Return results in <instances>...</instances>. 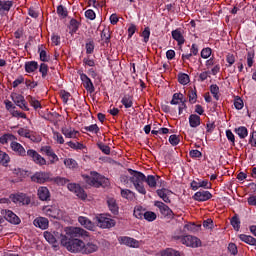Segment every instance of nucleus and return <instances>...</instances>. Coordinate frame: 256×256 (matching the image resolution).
I'll return each mask as SVG.
<instances>
[{"label": "nucleus", "instance_id": "nucleus-1", "mask_svg": "<svg viewBox=\"0 0 256 256\" xmlns=\"http://www.w3.org/2000/svg\"><path fill=\"white\" fill-rule=\"evenodd\" d=\"M89 237V232L83 228L70 227L66 230V236L62 237V246L70 253H82L85 242L81 238Z\"/></svg>", "mask_w": 256, "mask_h": 256}, {"label": "nucleus", "instance_id": "nucleus-2", "mask_svg": "<svg viewBox=\"0 0 256 256\" xmlns=\"http://www.w3.org/2000/svg\"><path fill=\"white\" fill-rule=\"evenodd\" d=\"M128 173L131 175V177L129 178L130 183L134 185L136 191H138V193H140L141 195H147V190L145 189V185L143 184L145 183V174L131 168L128 169Z\"/></svg>", "mask_w": 256, "mask_h": 256}, {"label": "nucleus", "instance_id": "nucleus-3", "mask_svg": "<svg viewBox=\"0 0 256 256\" xmlns=\"http://www.w3.org/2000/svg\"><path fill=\"white\" fill-rule=\"evenodd\" d=\"M83 179L87 185H90L91 187H109L111 184L109 182V178H106L105 176L97 173L96 171L91 172V176L89 175H83Z\"/></svg>", "mask_w": 256, "mask_h": 256}, {"label": "nucleus", "instance_id": "nucleus-4", "mask_svg": "<svg viewBox=\"0 0 256 256\" xmlns=\"http://www.w3.org/2000/svg\"><path fill=\"white\" fill-rule=\"evenodd\" d=\"M177 239L182 243V245H186V247H192V249H196L201 245V240L195 236H179Z\"/></svg>", "mask_w": 256, "mask_h": 256}, {"label": "nucleus", "instance_id": "nucleus-5", "mask_svg": "<svg viewBox=\"0 0 256 256\" xmlns=\"http://www.w3.org/2000/svg\"><path fill=\"white\" fill-rule=\"evenodd\" d=\"M95 219L97 226L101 229H111V227H115V220L105 216V214H99Z\"/></svg>", "mask_w": 256, "mask_h": 256}, {"label": "nucleus", "instance_id": "nucleus-6", "mask_svg": "<svg viewBox=\"0 0 256 256\" xmlns=\"http://www.w3.org/2000/svg\"><path fill=\"white\" fill-rule=\"evenodd\" d=\"M26 157L31 159L33 163H35L36 165H39L40 167H43V165H47V160H45L43 156H41V154H39L34 149H28L26 151Z\"/></svg>", "mask_w": 256, "mask_h": 256}, {"label": "nucleus", "instance_id": "nucleus-7", "mask_svg": "<svg viewBox=\"0 0 256 256\" xmlns=\"http://www.w3.org/2000/svg\"><path fill=\"white\" fill-rule=\"evenodd\" d=\"M63 237H66V235H63L59 232H44V238L48 243H50V245H55V243H58V241H60V243L62 244Z\"/></svg>", "mask_w": 256, "mask_h": 256}, {"label": "nucleus", "instance_id": "nucleus-8", "mask_svg": "<svg viewBox=\"0 0 256 256\" xmlns=\"http://www.w3.org/2000/svg\"><path fill=\"white\" fill-rule=\"evenodd\" d=\"M67 187L72 193H75L76 197L82 199V201L87 199V193H85V190L81 187V185L76 183H69Z\"/></svg>", "mask_w": 256, "mask_h": 256}, {"label": "nucleus", "instance_id": "nucleus-9", "mask_svg": "<svg viewBox=\"0 0 256 256\" xmlns=\"http://www.w3.org/2000/svg\"><path fill=\"white\" fill-rule=\"evenodd\" d=\"M11 98H12V101H14L15 105H17V107L22 109V111H29V106L27 105L25 96L14 93L11 95Z\"/></svg>", "mask_w": 256, "mask_h": 256}, {"label": "nucleus", "instance_id": "nucleus-10", "mask_svg": "<svg viewBox=\"0 0 256 256\" xmlns=\"http://www.w3.org/2000/svg\"><path fill=\"white\" fill-rule=\"evenodd\" d=\"M120 245H126V247H132L133 249H139V240H136L129 236H120L118 238Z\"/></svg>", "mask_w": 256, "mask_h": 256}, {"label": "nucleus", "instance_id": "nucleus-11", "mask_svg": "<svg viewBox=\"0 0 256 256\" xmlns=\"http://www.w3.org/2000/svg\"><path fill=\"white\" fill-rule=\"evenodd\" d=\"M31 181L34 183H39L43 185V183H47V181H51L50 174L47 172H36L33 176H31Z\"/></svg>", "mask_w": 256, "mask_h": 256}, {"label": "nucleus", "instance_id": "nucleus-12", "mask_svg": "<svg viewBox=\"0 0 256 256\" xmlns=\"http://www.w3.org/2000/svg\"><path fill=\"white\" fill-rule=\"evenodd\" d=\"M80 79L82 81L83 87L88 91V93H95V85H93V81L91 78L87 76L85 73H80Z\"/></svg>", "mask_w": 256, "mask_h": 256}, {"label": "nucleus", "instance_id": "nucleus-13", "mask_svg": "<svg viewBox=\"0 0 256 256\" xmlns=\"http://www.w3.org/2000/svg\"><path fill=\"white\" fill-rule=\"evenodd\" d=\"M212 197H213V194H211V192L207 190H200L192 196L194 201H198L199 203L209 201V199H211Z\"/></svg>", "mask_w": 256, "mask_h": 256}, {"label": "nucleus", "instance_id": "nucleus-14", "mask_svg": "<svg viewBox=\"0 0 256 256\" xmlns=\"http://www.w3.org/2000/svg\"><path fill=\"white\" fill-rule=\"evenodd\" d=\"M41 153H45L47 157L50 158V164L54 165V163H57L59 161V157L57 154H55V151H53V148L51 146H42L40 149Z\"/></svg>", "mask_w": 256, "mask_h": 256}, {"label": "nucleus", "instance_id": "nucleus-15", "mask_svg": "<svg viewBox=\"0 0 256 256\" xmlns=\"http://www.w3.org/2000/svg\"><path fill=\"white\" fill-rule=\"evenodd\" d=\"M10 149L14 151L18 157H27V151L25 150V147H23V145L17 141H12L10 143Z\"/></svg>", "mask_w": 256, "mask_h": 256}, {"label": "nucleus", "instance_id": "nucleus-16", "mask_svg": "<svg viewBox=\"0 0 256 256\" xmlns=\"http://www.w3.org/2000/svg\"><path fill=\"white\" fill-rule=\"evenodd\" d=\"M2 215H4L6 221L12 223L13 225H19V223H21V219L19 218V216H17V214H14L11 210H3Z\"/></svg>", "mask_w": 256, "mask_h": 256}, {"label": "nucleus", "instance_id": "nucleus-17", "mask_svg": "<svg viewBox=\"0 0 256 256\" xmlns=\"http://www.w3.org/2000/svg\"><path fill=\"white\" fill-rule=\"evenodd\" d=\"M154 205L159 209L161 215L164 217H173V210H171V208H169L165 203L156 201Z\"/></svg>", "mask_w": 256, "mask_h": 256}, {"label": "nucleus", "instance_id": "nucleus-18", "mask_svg": "<svg viewBox=\"0 0 256 256\" xmlns=\"http://www.w3.org/2000/svg\"><path fill=\"white\" fill-rule=\"evenodd\" d=\"M13 203H22V205H29L31 198L25 193H18L11 196Z\"/></svg>", "mask_w": 256, "mask_h": 256}, {"label": "nucleus", "instance_id": "nucleus-19", "mask_svg": "<svg viewBox=\"0 0 256 256\" xmlns=\"http://www.w3.org/2000/svg\"><path fill=\"white\" fill-rule=\"evenodd\" d=\"M99 251V246L96 242L90 241L87 243H84V250L82 252V255H91V253H97Z\"/></svg>", "mask_w": 256, "mask_h": 256}, {"label": "nucleus", "instance_id": "nucleus-20", "mask_svg": "<svg viewBox=\"0 0 256 256\" xmlns=\"http://www.w3.org/2000/svg\"><path fill=\"white\" fill-rule=\"evenodd\" d=\"M37 195L40 201H51V192H49V188L45 186L38 188Z\"/></svg>", "mask_w": 256, "mask_h": 256}, {"label": "nucleus", "instance_id": "nucleus-21", "mask_svg": "<svg viewBox=\"0 0 256 256\" xmlns=\"http://www.w3.org/2000/svg\"><path fill=\"white\" fill-rule=\"evenodd\" d=\"M190 185L192 191H197L198 189H201V187L202 189H211V183H209V180H202L199 182L193 180Z\"/></svg>", "mask_w": 256, "mask_h": 256}, {"label": "nucleus", "instance_id": "nucleus-22", "mask_svg": "<svg viewBox=\"0 0 256 256\" xmlns=\"http://www.w3.org/2000/svg\"><path fill=\"white\" fill-rule=\"evenodd\" d=\"M107 205L109 208V211L113 215H119V204H117V200L113 197H108L107 198Z\"/></svg>", "mask_w": 256, "mask_h": 256}, {"label": "nucleus", "instance_id": "nucleus-23", "mask_svg": "<svg viewBox=\"0 0 256 256\" xmlns=\"http://www.w3.org/2000/svg\"><path fill=\"white\" fill-rule=\"evenodd\" d=\"M33 224L35 227H38V229L45 230L49 227V219L45 217H38L34 219Z\"/></svg>", "mask_w": 256, "mask_h": 256}, {"label": "nucleus", "instance_id": "nucleus-24", "mask_svg": "<svg viewBox=\"0 0 256 256\" xmlns=\"http://www.w3.org/2000/svg\"><path fill=\"white\" fill-rule=\"evenodd\" d=\"M61 133L66 137V139H77V135H79V131L67 127H63L61 129Z\"/></svg>", "mask_w": 256, "mask_h": 256}, {"label": "nucleus", "instance_id": "nucleus-25", "mask_svg": "<svg viewBox=\"0 0 256 256\" xmlns=\"http://www.w3.org/2000/svg\"><path fill=\"white\" fill-rule=\"evenodd\" d=\"M78 223H80L82 227H85V229H88V231H93V229H95V224L85 216L78 217Z\"/></svg>", "mask_w": 256, "mask_h": 256}, {"label": "nucleus", "instance_id": "nucleus-26", "mask_svg": "<svg viewBox=\"0 0 256 256\" xmlns=\"http://www.w3.org/2000/svg\"><path fill=\"white\" fill-rule=\"evenodd\" d=\"M172 38L174 41H177L179 47H182L185 45V37H183V33H181V30L176 29L172 31Z\"/></svg>", "mask_w": 256, "mask_h": 256}, {"label": "nucleus", "instance_id": "nucleus-27", "mask_svg": "<svg viewBox=\"0 0 256 256\" xmlns=\"http://www.w3.org/2000/svg\"><path fill=\"white\" fill-rule=\"evenodd\" d=\"M189 125L192 129H197L201 125V116L197 114H191L188 118Z\"/></svg>", "mask_w": 256, "mask_h": 256}, {"label": "nucleus", "instance_id": "nucleus-28", "mask_svg": "<svg viewBox=\"0 0 256 256\" xmlns=\"http://www.w3.org/2000/svg\"><path fill=\"white\" fill-rule=\"evenodd\" d=\"M158 197H160V199H162V201H164V203H171V199L169 198V193H171V191L169 189L166 188H162V189H158L156 191Z\"/></svg>", "mask_w": 256, "mask_h": 256}, {"label": "nucleus", "instance_id": "nucleus-29", "mask_svg": "<svg viewBox=\"0 0 256 256\" xmlns=\"http://www.w3.org/2000/svg\"><path fill=\"white\" fill-rule=\"evenodd\" d=\"M158 179H160L159 176L148 175V176H145L144 182L147 183V185H148V187H150V189H155V187H157Z\"/></svg>", "mask_w": 256, "mask_h": 256}, {"label": "nucleus", "instance_id": "nucleus-30", "mask_svg": "<svg viewBox=\"0 0 256 256\" xmlns=\"http://www.w3.org/2000/svg\"><path fill=\"white\" fill-rule=\"evenodd\" d=\"M24 67L26 73H35V71L39 69V63H37V61H28L25 63Z\"/></svg>", "mask_w": 256, "mask_h": 256}, {"label": "nucleus", "instance_id": "nucleus-31", "mask_svg": "<svg viewBox=\"0 0 256 256\" xmlns=\"http://www.w3.org/2000/svg\"><path fill=\"white\" fill-rule=\"evenodd\" d=\"M101 40L104 41L105 45L111 43V29L104 28L100 34Z\"/></svg>", "mask_w": 256, "mask_h": 256}, {"label": "nucleus", "instance_id": "nucleus-32", "mask_svg": "<svg viewBox=\"0 0 256 256\" xmlns=\"http://www.w3.org/2000/svg\"><path fill=\"white\" fill-rule=\"evenodd\" d=\"M239 239L240 241H243V243H246L247 245H252L256 247V238H254L253 236L240 234Z\"/></svg>", "mask_w": 256, "mask_h": 256}, {"label": "nucleus", "instance_id": "nucleus-33", "mask_svg": "<svg viewBox=\"0 0 256 256\" xmlns=\"http://www.w3.org/2000/svg\"><path fill=\"white\" fill-rule=\"evenodd\" d=\"M121 103L125 109H131V107H133V96L129 94L124 95Z\"/></svg>", "mask_w": 256, "mask_h": 256}, {"label": "nucleus", "instance_id": "nucleus-34", "mask_svg": "<svg viewBox=\"0 0 256 256\" xmlns=\"http://www.w3.org/2000/svg\"><path fill=\"white\" fill-rule=\"evenodd\" d=\"M234 133L241 139H245L249 135V130H247V127L245 126H240L234 129Z\"/></svg>", "mask_w": 256, "mask_h": 256}, {"label": "nucleus", "instance_id": "nucleus-35", "mask_svg": "<svg viewBox=\"0 0 256 256\" xmlns=\"http://www.w3.org/2000/svg\"><path fill=\"white\" fill-rule=\"evenodd\" d=\"M10 162L11 157H9V154L0 150V165H3V167H8Z\"/></svg>", "mask_w": 256, "mask_h": 256}, {"label": "nucleus", "instance_id": "nucleus-36", "mask_svg": "<svg viewBox=\"0 0 256 256\" xmlns=\"http://www.w3.org/2000/svg\"><path fill=\"white\" fill-rule=\"evenodd\" d=\"M27 101L30 103L31 107H33V109H35V111H37V109H41L43 106H41V102L37 99H35V97L28 95L26 97Z\"/></svg>", "mask_w": 256, "mask_h": 256}, {"label": "nucleus", "instance_id": "nucleus-37", "mask_svg": "<svg viewBox=\"0 0 256 256\" xmlns=\"http://www.w3.org/2000/svg\"><path fill=\"white\" fill-rule=\"evenodd\" d=\"M120 195L123 199H127L128 201L135 199V193L129 189H121Z\"/></svg>", "mask_w": 256, "mask_h": 256}, {"label": "nucleus", "instance_id": "nucleus-38", "mask_svg": "<svg viewBox=\"0 0 256 256\" xmlns=\"http://www.w3.org/2000/svg\"><path fill=\"white\" fill-rule=\"evenodd\" d=\"M69 29H70V35H75V33L79 31V21H77V19L75 18H72L70 20Z\"/></svg>", "mask_w": 256, "mask_h": 256}, {"label": "nucleus", "instance_id": "nucleus-39", "mask_svg": "<svg viewBox=\"0 0 256 256\" xmlns=\"http://www.w3.org/2000/svg\"><path fill=\"white\" fill-rule=\"evenodd\" d=\"M56 13L61 19H67L69 15V11H67V8L63 5L57 6Z\"/></svg>", "mask_w": 256, "mask_h": 256}, {"label": "nucleus", "instance_id": "nucleus-40", "mask_svg": "<svg viewBox=\"0 0 256 256\" xmlns=\"http://www.w3.org/2000/svg\"><path fill=\"white\" fill-rule=\"evenodd\" d=\"M161 256H183V253H181L173 248H167L162 251Z\"/></svg>", "mask_w": 256, "mask_h": 256}, {"label": "nucleus", "instance_id": "nucleus-41", "mask_svg": "<svg viewBox=\"0 0 256 256\" xmlns=\"http://www.w3.org/2000/svg\"><path fill=\"white\" fill-rule=\"evenodd\" d=\"M230 223L235 231H239V229H241V220L237 214L231 218Z\"/></svg>", "mask_w": 256, "mask_h": 256}, {"label": "nucleus", "instance_id": "nucleus-42", "mask_svg": "<svg viewBox=\"0 0 256 256\" xmlns=\"http://www.w3.org/2000/svg\"><path fill=\"white\" fill-rule=\"evenodd\" d=\"M11 7H13V1L11 0H7V1H3L0 0V11H11Z\"/></svg>", "mask_w": 256, "mask_h": 256}, {"label": "nucleus", "instance_id": "nucleus-43", "mask_svg": "<svg viewBox=\"0 0 256 256\" xmlns=\"http://www.w3.org/2000/svg\"><path fill=\"white\" fill-rule=\"evenodd\" d=\"M39 73L42 79H47V75H49V65L41 63L39 66Z\"/></svg>", "mask_w": 256, "mask_h": 256}, {"label": "nucleus", "instance_id": "nucleus-44", "mask_svg": "<svg viewBox=\"0 0 256 256\" xmlns=\"http://www.w3.org/2000/svg\"><path fill=\"white\" fill-rule=\"evenodd\" d=\"M86 54L87 55H93L94 51H95V41H93L92 39H90L86 45Z\"/></svg>", "mask_w": 256, "mask_h": 256}, {"label": "nucleus", "instance_id": "nucleus-45", "mask_svg": "<svg viewBox=\"0 0 256 256\" xmlns=\"http://www.w3.org/2000/svg\"><path fill=\"white\" fill-rule=\"evenodd\" d=\"M191 81L189 76L185 73H179L178 74V82L180 85H188V83Z\"/></svg>", "mask_w": 256, "mask_h": 256}, {"label": "nucleus", "instance_id": "nucleus-46", "mask_svg": "<svg viewBox=\"0 0 256 256\" xmlns=\"http://www.w3.org/2000/svg\"><path fill=\"white\" fill-rule=\"evenodd\" d=\"M190 103H197V88H191L188 92Z\"/></svg>", "mask_w": 256, "mask_h": 256}, {"label": "nucleus", "instance_id": "nucleus-47", "mask_svg": "<svg viewBox=\"0 0 256 256\" xmlns=\"http://www.w3.org/2000/svg\"><path fill=\"white\" fill-rule=\"evenodd\" d=\"M247 66L248 67H253V64L255 63V61L253 59H255V51L250 50L247 52Z\"/></svg>", "mask_w": 256, "mask_h": 256}, {"label": "nucleus", "instance_id": "nucleus-48", "mask_svg": "<svg viewBox=\"0 0 256 256\" xmlns=\"http://www.w3.org/2000/svg\"><path fill=\"white\" fill-rule=\"evenodd\" d=\"M183 99L182 93H174L170 105H179L180 101Z\"/></svg>", "mask_w": 256, "mask_h": 256}, {"label": "nucleus", "instance_id": "nucleus-49", "mask_svg": "<svg viewBox=\"0 0 256 256\" xmlns=\"http://www.w3.org/2000/svg\"><path fill=\"white\" fill-rule=\"evenodd\" d=\"M64 165L68 167V169H77V161H75L73 158L65 159Z\"/></svg>", "mask_w": 256, "mask_h": 256}, {"label": "nucleus", "instance_id": "nucleus-50", "mask_svg": "<svg viewBox=\"0 0 256 256\" xmlns=\"http://www.w3.org/2000/svg\"><path fill=\"white\" fill-rule=\"evenodd\" d=\"M38 53L40 55V61H42L43 63H49L51 57L47 55V51L41 50V48H39Z\"/></svg>", "mask_w": 256, "mask_h": 256}, {"label": "nucleus", "instance_id": "nucleus-51", "mask_svg": "<svg viewBox=\"0 0 256 256\" xmlns=\"http://www.w3.org/2000/svg\"><path fill=\"white\" fill-rule=\"evenodd\" d=\"M234 107L237 109V111H241L243 107H245V103H243V99L241 97L236 96L234 99Z\"/></svg>", "mask_w": 256, "mask_h": 256}, {"label": "nucleus", "instance_id": "nucleus-52", "mask_svg": "<svg viewBox=\"0 0 256 256\" xmlns=\"http://www.w3.org/2000/svg\"><path fill=\"white\" fill-rule=\"evenodd\" d=\"M133 215H134V217H136V219H144L145 218V210H143L142 207L135 208Z\"/></svg>", "mask_w": 256, "mask_h": 256}, {"label": "nucleus", "instance_id": "nucleus-53", "mask_svg": "<svg viewBox=\"0 0 256 256\" xmlns=\"http://www.w3.org/2000/svg\"><path fill=\"white\" fill-rule=\"evenodd\" d=\"M210 93H212L214 99H216V101H219V86H217V84H212L210 86Z\"/></svg>", "mask_w": 256, "mask_h": 256}, {"label": "nucleus", "instance_id": "nucleus-54", "mask_svg": "<svg viewBox=\"0 0 256 256\" xmlns=\"http://www.w3.org/2000/svg\"><path fill=\"white\" fill-rule=\"evenodd\" d=\"M212 53H213V50L210 47H206L201 50L200 55L202 59H209Z\"/></svg>", "mask_w": 256, "mask_h": 256}, {"label": "nucleus", "instance_id": "nucleus-55", "mask_svg": "<svg viewBox=\"0 0 256 256\" xmlns=\"http://www.w3.org/2000/svg\"><path fill=\"white\" fill-rule=\"evenodd\" d=\"M97 145H98V148L100 149V151H102V153H104V155H110L111 147H109L106 144H103V142H100Z\"/></svg>", "mask_w": 256, "mask_h": 256}, {"label": "nucleus", "instance_id": "nucleus-56", "mask_svg": "<svg viewBox=\"0 0 256 256\" xmlns=\"http://www.w3.org/2000/svg\"><path fill=\"white\" fill-rule=\"evenodd\" d=\"M83 129H84V131H88L89 133H95V135H97L99 133V126L97 124L85 126Z\"/></svg>", "mask_w": 256, "mask_h": 256}, {"label": "nucleus", "instance_id": "nucleus-57", "mask_svg": "<svg viewBox=\"0 0 256 256\" xmlns=\"http://www.w3.org/2000/svg\"><path fill=\"white\" fill-rule=\"evenodd\" d=\"M144 219L149 222L155 221V219H157V214H155V212L146 211L144 213Z\"/></svg>", "mask_w": 256, "mask_h": 256}, {"label": "nucleus", "instance_id": "nucleus-58", "mask_svg": "<svg viewBox=\"0 0 256 256\" xmlns=\"http://www.w3.org/2000/svg\"><path fill=\"white\" fill-rule=\"evenodd\" d=\"M141 36L143 37L144 43H149V37H151V29L149 27L144 28Z\"/></svg>", "mask_w": 256, "mask_h": 256}, {"label": "nucleus", "instance_id": "nucleus-59", "mask_svg": "<svg viewBox=\"0 0 256 256\" xmlns=\"http://www.w3.org/2000/svg\"><path fill=\"white\" fill-rule=\"evenodd\" d=\"M14 171L17 174V176L20 177V179H25L26 177H29V171H27V170L17 168Z\"/></svg>", "mask_w": 256, "mask_h": 256}, {"label": "nucleus", "instance_id": "nucleus-60", "mask_svg": "<svg viewBox=\"0 0 256 256\" xmlns=\"http://www.w3.org/2000/svg\"><path fill=\"white\" fill-rule=\"evenodd\" d=\"M53 139L59 145H63V143H65V139L63 138V135H61V133L59 132H53Z\"/></svg>", "mask_w": 256, "mask_h": 256}, {"label": "nucleus", "instance_id": "nucleus-61", "mask_svg": "<svg viewBox=\"0 0 256 256\" xmlns=\"http://www.w3.org/2000/svg\"><path fill=\"white\" fill-rule=\"evenodd\" d=\"M181 142V139H179V136L172 134L169 137V143L172 145V147H177V144Z\"/></svg>", "mask_w": 256, "mask_h": 256}, {"label": "nucleus", "instance_id": "nucleus-62", "mask_svg": "<svg viewBox=\"0 0 256 256\" xmlns=\"http://www.w3.org/2000/svg\"><path fill=\"white\" fill-rule=\"evenodd\" d=\"M52 181H54V183H56V185H67V183H69V180L67 178H63V177H55L52 179Z\"/></svg>", "mask_w": 256, "mask_h": 256}, {"label": "nucleus", "instance_id": "nucleus-63", "mask_svg": "<svg viewBox=\"0 0 256 256\" xmlns=\"http://www.w3.org/2000/svg\"><path fill=\"white\" fill-rule=\"evenodd\" d=\"M226 62L228 63L226 67H233V65H235V55L228 53L226 55Z\"/></svg>", "mask_w": 256, "mask_h": 256}, {"label": "nucleus", "instance_id": "nucleus-64", "mask_svg": "<svg viewBox=\"0 0 256 256\" xmlns=\"http://www.w3.org/2000/svg\"><path fill=\"white\" fill-rule=\"evenodd\" d=\"M249 145H251V147H256V131H252L250 133V138L248 140Z\"/></svg>", "mask_w": 256, "mask_h": 256}]
</instances>
